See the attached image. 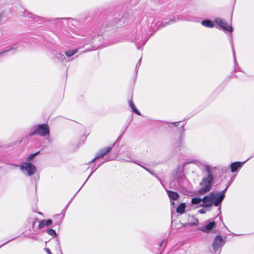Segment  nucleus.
<instances>
[{"mask_svg": "<svg viewBox=\"0 0 254 254\" xmlns=\"http://www.w3.org/2000/svg\"><path fill=\"white\" fill-rule=\"evenodd\" d=\"M112 149V146H108L106 147H104L97 154V155L99 156V158H101L106 154H107L109 152H110Z\"/></svg>", "mask_w": 254, "mask_h": 254, "instance_id": "11", "label": "nucleus"}, {"mask_svg": "<svg viewBox=\"0 0 254 254\" xmlns=\"http://www.w3.org/2000/svg\"><path fill=\"white\" fill-rule=\"evenodd\" d=\"M88 178H89V177L88 178H87V180H86V181H87V180H88Z\"/></svg>", "mask_w": 254, "mask_h": 254, "instance_id": "52", "label": "nucleus"}, {"mask_svg": "<svg viewBox=\"0 0 254 254\" xmlns=\"http://www.w3.org/2000/svg\"><path fill=\"white\" fill-rule=\"evenodd\" d=\"M50 134V128L48 125L43 124L34 127V130L29 132V136H32L38 134L41 136H45Z\"/></svg>", "mask_w": 254, "mask_h": 254, "instance_id": "2", "label": "nucleus"}, {"mask_svg": "<svg viewBox=\"0 0 254 254\" xmlns=\"http://www.w3.org/2000/svg\"><path fill=\"white\" fill-rule=\"evenodd\" d=\"M21 170L25 173L28 176H32L35 174L36 171V167L30 162H23L20 166Z\"/></svg>", "mask_w": 254, "mask_h": 254, "instance_id": "3", "label": "nucleus"}, {"mask_svg": "<svg viewBox=\"0 0 254 254\" xmlns=\"http://www.w3.org/2000/svg\"><path fill=\"white\" fill-rule=\"evenodd\" d=\"M45 225V220H43L39 222L38 227L41 229Z\"/></svg>", "mask_w": 254, "mask_h": 254, "instance_id": "24", "label": "nucleus"}, {"mask_svg": "<svg viewBox=\"0 0 254 254\" xmlns=\"http://www.w3.org/2000/svg\"><path fill=\"white\" fill-rule=\"evenodd\" d=\"M225 244V241L220 235H217L213 242L212 247L215 252L221 248Z\"/></svg>", "mask_w": 254, "mask_h": 254, "instance_id": "4", "label": "nucleus"}, {"mask_svg": "<svg viewBox=\"0 0 254 254\" xmlns=\"http://www.w3.org/2000/svg\"><path fill=\"white\" fill-rule=\"evenodd\" d=\"M134 162L135 163L137 164V165H139V166H141V167H142L143 169H145L146 171H147V170H149V169H148V168H146V167H144V166H142L141 165L139 164V163H137V162Z\"/></svg>", "mask_w": 254, "mask_h": 254, "instance_id": "33", "label": "nucleus"}, {"mask_svg": "<svg viewBox=\"0 0 254 254\" xmlns=\"http://www.w3.org/2000/svg\"><path fill=\"white\" fill-rule=\"evenodd\" d=\"M53 223V221L51 219H48L46 222V226L48 227L51 226Z\"/></svg>", "mask_w": 254, "mask_h": 254, "instance_id": "25", "label": "nucleus"}, {"mask_svg": "<svg viewBox=\"0 0 254 254\" xmlns=\"http://www.w3.org/2000/svg\"><path fill=\"white\" fill-rule=\"evenodd\" d=\"M184 125H183V126L181 127V128H183V131H184Z\"/></svg>", "mask_w": 254, "mask_h": 254, "instance_id": "45", "label": "nucleus"}, {"mask_svg": "<svg viewBox=\"0 0 254 254\" xmlns=\"http://www.w3.org/2000/svg\"><path fill=\"white\" fill-rule=\"evenodd\" d=\"M202 201V199L197 197H194L191 199V203L193 204H199Z\"/></svg>", "mask_w": 254, "mask_h": 254, "instance_id": "20", "label": "nucleus"}, {"mask_svg": "<svg viewBox=\"0 0 254 254\" xmlns=\"http://www.w3.org/2000/svg\"><path fill=\"white\" fill-rule=\"evenodd\" d=\"M184 176V174H183V173H181V175H180V176Z\"/></svg>", "mask_w": 254, "mask_h": 254, "instance_id": "49", "label": "nucleus"}, {"mask_svg": "<svg viewBox=\"0 0 254 254\" xmlns=\"http://www.w3.org/2000/svg\"><path fill=\"white\" fill-rule=\"evenodd\" d=\"M57 244L58 245V246H59L60 249H61L59 240H57ZM60 251L61 252V250H60Z\"/></svg>", "mask_w": 254, "mask_h": 254, "instance_id": "40", "label": "nucleus"}, {"mask_svg": "<svg viewBox=\"0 0 254 254\" xmlns=\"http://www.w3.org/2000/svg\"><path fill=\"white\" fill-rule=\"evenodd\" d=\"M206 210L204 209V208L201 209H199L198 210V212L199 213H200V214H204V213H205L206 212Z\"/></svg>", "mask_w": 254, "mask_h": 254, "instance_id": "32", "label": "nucleus"}, {"mask_svg": "<svg viewBox=\"0 0 254 254\" xmlns=\"http://www.w3.org/2000/svg\"><path fill=\"white\" fill-rule=\"evenodd\" d=\"M166 191L170 199L177 200L179 198V194L177 192L169 190H167Z\"/></svg>", "mask_w": 254, "mask_h": 254, "instance_id": "12", "label": "nucleus"}, {"mask_svg": "<svg viewBox=\"0 0 254 254\" xmlns=\"http://www.w3.org/2000/svg\"><path fill=\"white\" fill-rule=\"evenodd\" d=\"M215 23L221 27L224 30L232 32L233 28L232 26H229L225 22V20L221 18H217L215 19Z\"/></svg>", "mask_w": 254, "mask_h": 254, "instance_id": "6", "label": "nucleus"}, {"mask_svg": "<svg viewBox=\"0 0 254 254\" xmlns=\"http://www.w3.org/2000/svg\"><path fill=\"white\" fill-rule=\"evenodd\" d=\"M53 55L54 57H53V59L55 62H63L64 61H70V59H67L64 55L61 53H54Z\"/></svg>", "mask_w": 254, "mask_h": 254, "instance_id": "8", "label": "nucleus"}, {"mask_svg": "<svg viewBox=\"0 0 254 254\" xmlns=\"http://www.w3.org/2000/svg\"><path fill=\"white\" fill-rule=\"evenodd\" d=\"M92 173H93V172H92L90 174V175H89V177L92 175Z\"/></svg>", "mask_w": 254, "mask_h": 254, "instance_id": "48", "label": "nucleus"}, {"mask_svg": "<svg viewBox=\"0 0 254 254\" xmlns=\"http://www.w3.org/2000/svg\"><path fill=\"white\" fill-rule=\"evenodd\" d=\"M228 188V186H226V188L222 191L218 192L219 194L225 195V192Z\"/></svg>", "mask_w": 254, "mask_h": 254, "instance_id": "28", "label": "nucleus"}, {"mask_svg": "<svg viewBox=\"0 0 254 254\" xmlns=\"http://www.w3.org/2000/svg\"><path fill=\"white\" fill-rule=\"evenodd\" d=\"M38 220V219L37 218H35V220L32 223V227L33 228H34L36 223V221Z\"/></svg>", "mask_w": 254, "mask_h": 254, "instance_id": "36", "label": "nucleus"}, {"mask_svg": "<svg viewBox=\"0 0 254 254\" xmlns=\"http://www.w3.org/2000/svg\"><path fill=\"white\" fill-rule=\"evenodd\" d=\"M147 172H149L150 174L155 176L157 178V179L159 181V182L161 183V179L158 177V176L156 174L154 173L153 171H152L150 170H147Z\"/></svg>", "mask_w": 254, "mask_h": 254, "instance_id": "23", "label": "nucleus"}, {"mask_svg": "<svg viewBox=\"0 0 254 254\" xmlns=\"http://www.w3.org/2000/svg\"><path fill=\"white\" fill-rule=\"evenodd\" d=\"M100 166H101V164L98 165V166L95 169V170H96Z\"/></svg>", "mask_w": 254, "mask_h": 254, "instance_id": "46", "label": "nucleus"}, {"mask_svg": "<svg viewBox=\"0 0 254 254\" xmlns=\"http://www.w3.org/2000/svg\"><path fill=\"white\" fill-rule=\"evenodd\" d=\"M45 250L47 251L48 254H52L49 249L46 248L45 249Z\"/></svg>", "mask_w": 254, "mask_h": 254, "instance_id": "38", "label": "nucleus"}, {"mask_svg": "<svg viewBox=\"0 0 254 254\" xmlns=\"http://www.w3.org/2000/svg\"><path fill=\"white\" fill-rule=\"evenodd\" d=\"M61 224V222H59V223H58V225H59Z\"/></svg>", "mask_w": 254, "mask_h": 254, "instance_id": "55", "label": "nucleus"}, {"mask_svg": "<svg viewBox=\"0 0 254 254\" xmlns=\"http://www.w3.org/2000/svg\"><path fill=\"white\" fill-rule=\"evenodd\" d=\"M39 213L40 214H42V213H41V212H39Z\"/></svg>", "mask_w": 254, "mask_h": 254, "instance_id": "56", "label": "nucleus"}, {"mask_svg": "<svg viewBox=\"0 0 254 254\" xmlns=\"http://www.w3.org/2000/svg\"><path fill=\"white\" fill-rule=\"evenodd\" d=\"M47 232L49 235L53 237H56L57 236V233L56 231L52 229H48L47 231Z\"/></svg>", "mask_w": 254, "mask_h": 254, "instance_id": "21", "label": "nucleus"}, {"mask_svg": "<svg viewBox=\"0 0 254 254\" xmlns=\"http://www.w3.org/2000/svg\"><path fill=\"white\" fill-rule=\"evenodd\" d=\"M246 162V161L243 162L237 161L232 163L231 164V172H236L239 168H240Z\"/></svg>", "mask_w": 254, "mask_h": 254, "instance_id": "10", "label": "nucleus"}, {"mask_svg": "<svg viewBox=\"0 0 254 254\" xmlns=\"http://www.w3.org/2000/svg\"><path fill=\"white\" fill-rule=\"evenodd\" d=\"M231 183V182H229L228 183V184H227V186H228V187H229V186L230 185Z\"/></svg>", "mask_w": 254, "mask_h": 254, "instance_id": "42", "label": "nucleus"}, {"mask_svg": "<svg viewBox=\"0 0 254 254\" xmlns=\"http://www.w3.org/2000/svg\"><path fill=\"white\" fill-rule=\"evenodd\" d=\"M166 243V241L165 240H163L161 241V242L160 243V244H159L160 245V247H162V246L164 244V243Z\"/></svg>", "mask_w": 254, "mask_h": 254, "instance_id": "35", "label": "nucleus"}, {"mask_svg": "<svg viewBox=\"0 0 254 254\" xmlns=\"http://www.w3.org/2000/svg\"><path fill=\"white\" fill-rule=\"evenodd\" d=\"M13 239H11V240H13ZM10 241H11V240H9V241H7V242H5V243H4V244H2V245L0 246V248L1 247H2V246H3L4 245H5V244H7V243H8V242H9Z\"/></svg>", "mask_w": 254, "mask_h": 254, "instance_id": "39", "label": "nucleus"}, {"mask_svg": "<svg viewBox=\"0 0 254 254\" xmlns=\"http://www.w3.org/2000/svg\"><path fill=\"white\" fill-rule=\"evenodd\" d=\"M61 224V222H59V223H58V225H59Z\"/></svg>", "mask_w": 254, "mask_h": 254, "instance_id": "53", "label": "nucleus"}, {"mask_svg": "<svg viewBox=\"0 0 254 254\" xmlns=\"http://www.w3.org/2000/svg\"><path fill=\"white\" fill-rule=\"evenodd\" d=\"M186 208V204L185 203H181L179 206L177 208V212L180 214L184 213Z\"/></svg>", "mask_w": 254, "mask_h": 254, "instance_id": "17", "label": "nucleus"}, {"mask_svg": "<svg viewBox=\"0 0 254 254\" xmlns=\"http://www.w3.org/2000/svg\"><path fill=\"white\" fill-rule=\"evenodd\" d=\"M88 178H89V177L88 178H87V180H86V181H87V180H88Z\"/></svg>", "mask_w": 254, "mask_h": 254, "instance_id": "51", "label": "nucleus"}, {"mask_svg": "<svg viewBox=\"0 0 254 254\" xmlns=\"http://www.w3.org/2000/svg\"><path fill=\"white\" fill-rule=\"evenodd\" d=\"M40 151H38L35 153H33L30 154L28 157L27 158V161L30 162L31 160H32L37 154H39Z\"/></svg>", "mask_w": 254, "mask_h": 254, "instance_id": "22", "label": "nucleus"}, {"mask_svg": "<svg viewBox=\"0 0 254 254\" xmlns=\"http://www.w3.org/2000/svg\"><path fill=\"white\" fill-rule=\"evenodd\" d=\"M141 58L140 59V60L138 61V63H137L136 65V67H135V69L136 70H137V69L138 68V67H139V66L140 65V64H141Z\"/></svg>", "mask_w": 254, "mask_h": 254, "instance_id": "30", "label": "nucleus"}, {"mask_svg": "<svg viewBox=\"0 0 254 254\" xmlns=\"http://www.w3.org/2000/svg\"><path fill=\"white\" fill-rule=\"evenodd\" d=\"M175 22V20L174 19H171L169 21L166 20L164 21H162V22H161L160 24L158 26V28L156 29V30H157L158 29L163 27L166 26L167 25L170 24L171 22L173 23Z\"/></svg>", "mask_w": 254, "mask_h": 254, "instance_id": "18", "label": "nucleus"}, {"mask_svg": "<svg viewBox=\"0 0 254 254\" xmlns=\"http://www.w3.org/2000/svg\"><path fill=\"white\" fill-rule=\"evenodd\" d=\"M228 188V186H226V188L222 191L218 192L219 194L225 195V192Z\"/></svg>", "mask_w": 254, "mask_h": 254, "instance_id": "29", "label": "nucleus"}, {"mask_svg": "<svg viewBox=\"0 0 254 254\" xmlns=\"http://www.w3.org/2000/svg\"><path fill=\"white\" fill-rule=\"evenodd\" d=\"M179 140H183V136H180Z\"/></svg>", "mask_w": 254, "mask_h": 254, "instance_id": "44", "label": "nucleus"}, {"mask_svg": "<svg viewBox=\"0 0 254 254\" xmlns=\"http://www.w3.org/2000/svg\"><path fill=\"white\" fill-rule=\"evenodd\" d=\"M205 170L207 173V176L202 178L200 185L203 186L199 190V194H203L208 192L211 187V184L213 180V176L212 173V169L208 165L205 166Z\"/></svg>", "mask_w": 254, "mask_h": 254, "instance_id": "1", "label": "nucleus"}, {"mask_svg": "<svg viewBox=\"0 0 254 254\" xmlns=\"http://www.w3.org/2000/svg\"><path fill=\"white\" fill-rule=\"evenodd\" d=\"M180 123V122H174V123H173L172 124L173 125V126H178L179 124Z\"/></svg>", "mask_w": 254, "mask_h": 254, "instance_id": "37", "label": "nucleus"}, {"mask_svg": "<svg viewBox=\"0 0 254 254\" xmlns=\"http://www.w3.org/2000/svg\"><path fill=\"white\" fill-rule=\"evenodd\" d=\"M218 211L219 212V213L218 215H219V214L221 213V207H220V205L219 206V207L218 208Z\"/></svg>", "mask_w": 254, "mask_h": 254, "instance_id": "41", "label": "nucleus"}, {"mask_svg": "<svg viewBox=\"0 0 254 254\" xmlns=\"http://www.w3.org/2000/svg\"><path fill=\"white\" fill-rule=\"evenodd\" d=\"M146 41H145L143 44H145V42H146Z\"/></svg>", "mask_w": 254, "mask_h": 254, "instance_id": "50", "label": "nucleus"}, {"mask_svg": "<svg viewBox=\"0 0 254 254\" xmlns=\"http://www.w3.org/2000/svg\"><path fill=\"white\" fill-rule=\"evenodd\" d=\"M23 15L24 17H28V18H32L33 20H36L37 19L39 18V16H37V15H34L32 13H31V12H29L28 11H26V10H25V12L23 13Z\"/></svg>", "mask_w": 254, "mask_h": 254, "instance_id": "16", "label": "nucleus"}, {"mask_svg": "<svg viewBox=\"0 0 254 254\" xmlns=\"http://www.w3.org/2000/svg\"><path fill=\"white\" fill-rule=\"evenodd\" d=\"M231 46H232V51H233V57H234V60H235L236 54H235V52L234 50L233 43L232 41L231 42Z\"/></svg>", "mask_w": 254, "mask_h": 254, "instance_id": "27", "label": "nucleus"}, {"mask_svg": "<svg viewBox=\"0 0 254 254\" xmlns=\"http://www.w3.org/2000/svg\"><path fill=\"white\" fill-rule=\"evenodd\" d=\"M213 192H211L208 195L204 196L202 198V203L200 205V206L203 207L204 208L211 207L213 205Z\"/></svg>", "mask_w": 254, "mask_h": 254, "instance_id": "5", "label": "nucleus"}, {"mask_svg": "<svg viewBox=\"0 0 254 254\" xmlns=\"http://www.w3.org/2000/svg\"><path fill=\"white\" fill-rule=\"evenodd\" d=\"M61 224V222H59V223H58V225H59Z\"/></svg>", "mask_w": 254, "mask_h": 254, "instance_id": "54", "label": "nucleus"}, {"mask_svg": "<svg viewBox=\"0 0 254 254\" xmlns=\"http://www.w3.org/2000/svg\"><path fill=\"white\" fill-rule=\"evenodd\" d=\"M225 196V195L219 194L218 193H213L212 195L213 204L215 206H220Z\"/></svg>", "mask_w": 254, "mask_h": 254, "instance_id": "7", "label": "nucleus"}, {"mask_svg": "<svg viewBox=\"0 0 254 254\" xmlns=\"http://www.w3.org/2000/svg\"><path fill=\"white\" fill-rule=\"evenodd\" d=\"M78 49H73L72 50H69L65 52V55L66 56L68 59H70V61L72 60V59H70V57L73 56L78 52Z\"/></svg>", "mask_w": 254, "mask_h": 254, "instance_id": "14", "label": "nucleus"}, {"mask_svg": "<svg viewBox=\"0 0 254 254\" xmlns=\"http://www.w3.org/2000/svg\"><path fill=\"white\" fill-rule=\"evenodd\" d=\"M215 224L216 223L215 221H212L206 225L204 227H198L197 229L203 232H206L208 231L211 230L214 228Z\"/></svg>", "mask_w": 254, "mask_h": 254, "instance_id": "9", "label": "nucleus"}, {"mask_svg": "<svg viewBox=\"0 0 254 254\" xmlns=\"http://www.w3.org/2000/svg\"><path fill=\"white\" fill-rule=\"evenodd\" d=\"M201 24L206 27L212 28L214 27L213 22L210 20H204L202 21Z\"/></svg>", "mask_w": 254, "mask_h": 254, "instance_id": "15", "label": "nucleus"}, {"mask_svg": "<svg viewBox=\"0 0 254 254\" xmlns=\"http://www.w3.org/2000/svg\"><path fill=\"white\" fill-rule=\"evenodd\" d=\"M194 220V222H190V223H182V226L183 227H187V226L188 225H190V226H196L198 225V219L194 218L193 216H190L189 217V220Z\"/></svg>", "mask_w": 254, "mask_h": 254, "instance_id": "13", "label": "nucleus"}, {"mask_svg": "<svg viewBox=\"0 0 254 254\" xmlns=\"http://www.w3.org/2000/svg\"><path fill=\"white\" fill-rule=\"evenodd\" d=\"M129 105L133 112H134L135 114L138 115H140V112L136 109L135 105L134 104L132 101H129Z\"/></svg>", "mask_w": 254, "mask_h": 254, "instance_id": "19", "label": "nucleus"}, {"mask_svg": "<svg viewBox=\"0 0 254 254\" xmlns=\"http://www.w3.org/2000/svg\"><path fill=\"white\" fill-rule=\"evenodd\" d=\"M220 219L222 221V217L221 216H220Z\"/></svg>", "mask_w": 254, "mask_h": 254, "instance_id": "47", "label": "nucleus"}, {"mask_svg": "<svg viewBox=\"0 0 254 254\" xmlns=\"http://www.w3.org/2000/svg\"><path fill=\"white\" fill-rule=\"evenodd\" d=\"M16 48L15 47H12L10 49H8V50H5V51H3L1 52H0V56H1V55H2L3 53H6V52H7L8 51H9L10 50H14V49H16Z\"/></svg>", "mask_w": 254, "mask_h": 254, "instance_id": "26", "label": "nucleus"}, {"mask_svg": "<svg viewBox=\"0 0 254 254\" xmlns=\"http://www.w3.org/2000/svg\"><path fill=\"white\" fill-rule=\"evenodd\" d=\"M99 158H100L99 156H98L97 155H96V156L95 158H94L91 161H90L89 163H92Z\"/></svg>", "mask_w": 254, "mask_h": 254, "instance_id": "31", "label": "nucleus"}, {"mask_svg": "<svg viewBox=\"0 0 254 254\" xmlns=\"http://www.w3.org/2000/svg\"><path fill=\"white\" fill-rule=\"evenodd\" d=\"M134 162L135 163L137 164V165H139V166H141V167H142L143 169H145L146 171H147V170H149V169H148V168H146V167H144V166H142L141 165L139 164V163H137V162Z\"/></svg>", "mask_w": 254, "mask_h": 254, "instance_id": "34", "label": "nucleus"}, {"mask_svg": "<svg viewBox=\"0 0 254 254\" xmlns=\"http://www.w3.org/2000/svg\"><path fill=\"white\" fill-rule=\"evenodd\" d=\"M171 205H174L175 204V203L173 201H171Z\"/></svg>", "mask_w": 254, "mask_h": 254, "instance_id": "43", "label": "nucleus"}]
</instances>
